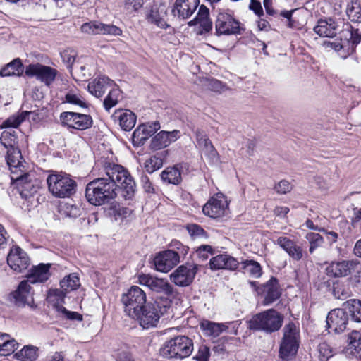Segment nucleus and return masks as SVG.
Instances as JSON below:
<instances>
[{"instance_id": "nucleus-56", "label": "nucleus", "mask_w": 361, "mask_h": 361, "mask_svg": "<svg viewBox=\"0 0 361 361\" xmlns=\"http://www.w3.org/2000/svg\"><path fill=\"white\" fill-rule=\"evenodd\" d=\"M328 44L329 47L334 49L335 51L343 52V54H341V56L347 54L348 45L344 40H341V35H340L339 41L329 42Z\"/></svg>"}, {"instance_id": "nucleus-21", "label": "nucleus", "mask_w": 361, "mask_h": 361, "mask_svg": "<svg viewBox=\"0 0 361 361\" xmlns=\"http://www.w3.org/2000/svg\"><path fill=\"white\" fill-rule=\"evenodd\" d=\"M355 266L353 260L333 261L326 267V272L329 276L345 277L351 274Z\"/></svg>"}, {"instance_id": "nucleus-36", "label": "nucleus", "mask_w": 361, "mask_h": 361, "mask_svg": "<svg viewBox=\"0 0 361 361\" xmlns=\"http://www.w3.org/2000/svg\"><path fill=\"white\" fill-rule=\"evenodd\" d=\"M196 140L199 147L206 154L211 156L216 154V151L206 134L201 131H197Z\"/></svg>"}, {"instance_id": "nucleus-55", "label": "nucleus", "mask_w": 361, "mask_h": 361, "mask_svg": "<svg viewBox=\"0 0 361 361\" xmlns=\"http://www.w3.org/2000/svg\"><path fill=\"white\" fill-rule=\"evenodd\" d=\"M210 357V349L206 345L202 344L199 346L196 355L193 359L196 361H209Z\"/></svg>"}, {"instance_id": "nucleus-24", "label": "nucleus", "mask_w": 361, "mask_h": 361, "mask_svg": "<svg viewBox=\"0 0 361 361\" xmlns=\"http://www.w3.org/2000/svg\"><path fill=\"white\" fill-rule=\"evenodd\" d=\"M179 130L164 131L157 133L151 140L150 147L153 150H159L169 146L179 137Z\"/></svg>"}, {"instance_id": "nucleus-58", "label": "nucleus", "mask_w": 361, "mask_h": 361, "mask_svg": "<svg viewBox=\"0 0 361 361\" xmlns=\"http://www.w3.org/2000/svg\"><path fill=\"white\" fill-rule=\"evenodd\" d=\"M291 189L290 183L286 180H281L274 186V190L279 194H286L290 192Z\"/></svg>"}, {"instance_id": "nucleus-12", "label": "nucleus", "mask_w": 361, "mask_h": 361, "mask_svg": "<svg viewBox=\"0 0 361 361\" xmlns=\"http://www.w3.org/2000/svg\"><path fill=\"white\" fill-rule=\"evenodd\" d=\"M198 270V266L195 264L187 263L179 266L170 275V279L176 286L180 287L191 284Z\"/></svg>"}, {"instance_id": "nucleus-38", "label": "nucleus", "mask_w": 361, "mask_h": 361, "mask_svg": "<svg viewBox=\"0 0 361 361\" xmlns=\"http://www.w3.org/2000/svg\"><path fill=\"white\" fill-rule=\"evenodd\" d=\"M1 144L8 151V149H15L18 148V140L14 130H4L0 137Z\"/></svg>"}, {"instance_id": "nucleus-39", "label": "nucleus", "mask_w": 361, "mask_h": 361, "mask_svg": "<svg viewBox=\"0 0 361 361\" xmlns=\"http://www.w3.org/2000/svg\"><path fill=\"white\" fill-rule=\"evenodd\" d=\"M151 135L147 130V127L142 124L137 127V128L134 130L132 135V142L134 146H141L143 145L145 141Z\"/></svg>"}, {"instance_id": "nucleus-11", "label": "nucleus", "mask_w": 361, "mask_h": 361, "mask_svg": "<svg viewBox=\"0 0 361 361\" xmlns=\"http://www.w3.org/2000/svg\"><path fill=\"white\" fill-rule=\"evenodd\" d=\"M228 203L226 196L217 193L212 196L202 207V212L210 218L217 219L225 215Z\"/></svg>"}, {"instance_id": "nucleus-40", "label": "nucleus", "mask_w": 361, "mask_h": 361, "mask_svg": "<svg viewBox=\"0 0 361 361\" xmlns=\"http://www.w3.org/2000/svg\"><path fill=\"white\" fill-rule=\"evenodd\" d=\"M80 286V279L75 273L66 276L60 281V287L67 293L78 289Z\"/></svg>"}, {"instance_id": "nucleus-51", "label": "nucleus", "mask_w": 361, "mask_h": 361, "mask_svg": "<svg viewBox=\"0 0 361 361\" xmlns=\"http://www.w3.org/2000/svg\"><path fill=\"white\" fill-rule=\"evenodd\" d=\"M18 343L15 339L11 338L8 335L7 339L2 343V346L0 348V355L1 356H7L13 353L17 349Z\"/></svg>"}, {"instance_id": "nucleus-59", "label": "nucleus", "mask_w": 361, "mask_h": 361, "mask_svg": "<svg viewBox=\"0 0 361 361\" xmlns=\"http://www.w3.org/2000/svg\"><path fill=\"white\" fill-rule=\"evenodd\" d=\"M66 102L78 105L80 107H87L85 102L82 101L77 95L68 93L65 97Z\"/></svg>"}, {"instance_id": "nucleus-62", "label": "nucleus", "mask_w": 361, "mask_h": 361, "mask_svg": "<svg viewBox=\"0 0 361 361\" xmlns=\"http://www.w3.org/2000/svg\"><path fill=\"white\" fill-rule=\"evenodd\" d=\"M200 25V30L199 34L202 35L204 33H209L212 30V22L210 18L204 20L203 21L198 23Z\"/></svg>"}, {"instance_id": "nucleus-35", "label": "nucleus", "mask_w": 361, "mask_h": 361, "mask_svg": "<svg viewBox=\"0 0 361 361\" xmlns=\"http://www.w3.org/2000/svg\"><path fill=\"white\" fill-rule=\"evenodd\" d=\"M153 291L163 292L167 295H172L174 290L171 284L162 279L153 277L149 287Z\"/></svg>"}, {"instance_id": "nucleus-48", "label": "nucleus", "mask_w": 361, "mask_h": 361, "mask_svg": "<svg viewBox=\"0 0 361 361\" xmlns=\"http://www.w3.org/2000/svg\"><path fill=\"white\" fill-rule=\"evenodd\" d=\"M163 166V159L161 156L158 154L151 157L146 160L145 163V169L149 173H152L155 171L159 169Z\"/></svg>"}, {"instance_id": "nucleus-37", "label": "nucleus", "mask_w": 361, "mask_h": 361, "mask_svg": "<svg viewBox=\"0 0 361 361\" xmlns=\"http://www.w3.org/2000/svg\"><path fill=\"white\" fill-rule=\"evenodd\" d=\"M345 12L353 23H361V5L358 0H351L348 3Z\"/></svg>"}, {"instance_id": "nucleus-33", "label": "nucleus", "mask_w": 361, "mask_h": 361, "mask_svg": "<svg viewBox=\"0 0 361 361\" xmlns=\"http://www.w3.org/2000/svg\"><path fill=\"white\" fill-rule=\"evenodd\" d=\"M344 308L348 312L352 321L361 322V300L350 299L343 303Z\"/></svg>"}, {"instance_id": "nucleus-54", "label": "nucleus", "mask_w": 361, "mask_h": 361, "mask_svg": "<svg viewBox=\"0 0 361 361\" xmlns=\"http://www.w3.org/2000/svg\"><path fill=\"white\" fill-rule=\"evenodd\" d=\"M196 254L201 260L204 261L209 255H214V250L211 245H202L196 249Z\"/></svg>"}, {"instance_id": "nucleus-25", "label": "nucleus", "mask_w": 361, "mask_h": 361, "mask_svg": "<svg viewBox=\"0 0 361 361\" xmlns=\"http://www.w3.org/2000/svg\"><path fill=\"white\" fill-rule=\"evenodd\" d=\"M113 86H115L113 80L105 75H99L89 82L87 88L91 94L99 98L109 88H111Z\"/></svg>"}, {"instance_id": "nucleus-9", "label": "nucleus", "mask_w": 361, "mask_h": 361, "mask_svg": "<svg viewBox=\"0 0 361 361\" xmlns=\"http://www.w3.org/2000/svg\"><path fill=\"white\" fill-rule=\"evenodd\" d=\"M62 126L73 133V130H84L90 128L93 123L90 115L73 111H63L59 116Z\"/></svg>"}, {"instance_id": "nucleus-31", "label": "nucleus", "mask_w": 361, "mask_h": 361, "mask_svg": "<svg viewBox=\"0 0 361 361\" xmlns=\"http://www.w3.org/2000/svg\"><path fill=\"white\" fill-rule=\"evenodd\" d=\"M24 66L19 58H16L5 65L0 70V76H20L23 73Z\"/></svg>"}, {"instance_id": "nucleus-47", "label": "nucleus", "mask_w": 361, "mask_h": 361, "mask_svg": "<svg viewBox=\"0 0 361 361\" xmlns=\"http://www.w3.org/2000/svg\"><path fill=\"white\" fill-rule=\"evenodd\" d=\"M68 293L61 288L60 289L49 290L47 299L54 305H59L64 302V299Z\"/></svg>"}, {"instance_id": "nucleus-20", "label": "nucleus", "mask_w": 361, "mask_h": 361, "mask_svg": "<svg viewBox=\"0 0 361 361\" xmlns=\"http://www.w3.org/2000/svg\"><path fill=\"white\" fill-rule=\"evenodd\" d=\"M31 287L28 281L25 280L21 281L18 288L10 294L11 302L18 307H24L25 305H30L33 302V298L30 293Z\"/></svg>"}, {"instance_id": "nucleus-29", "label": "nucleus", "mask_w": 361, "mask_h": 361, "mask_svg": "<svg viewBox=\"0 0 361 361\" xmlns=\"http://www.w3.org/2000/svg\"><path fill=\"white\" fill-rule=\"evenodd\" d=\"M49 264H40L39 266L33 267L27 275L28 283H43L46 281L49 276Z\"/></svg>"}, {"instance_id": "nucleus-27", "label": "nucleus", "mask_w": 361, "mask_h": 361, "mask_svg": "<svg viewBox=\"0 0 361 361\" xmlns=\"http://www.w3.org/2000/svg\"><path fill=\"white\" fill-rule=\"evenodd\" d=\"M112 117L119 121L121 128L125 131H130L136 123V116L130 110L116 111Z\"/></svg>"}, {"instance_id": "nucleus-4", "label": "nucleus", "mask_w": 361, "mask_h": 361, "mask_svg": "<svg viewBox=\"0 0 361 361\" xmlns=\"http://www.w3.org/2000/svg\"><path fill=\"white\" fill-rule=\"evenodd\" d=\"M283 316L274 309H269L254 315L249 321V328L255 331L271 334L280 329Z\"/></svg>"}, {"instance_id": "nucleus-50", "label": "nucleus", "mask_w": 361, "mask_h": 361, "mask_svg": "<svg viewBox=\"0 0 361 361\" xmlns=\"http://www.w3.org/2000/svg\"><path fill=\"white\" fill-rule=\"evenodd\" d=\"M37 350L33 346H25L22 350L16 353V356L25 361H33L37 357Z\"/></svg>"}, {"instance_id": "nucleus-60", "label": "nucleus", "mask_w": 361, "mask_h": 361, "mask_svg": "<svg viewBox=\"0 0 361 361\" xmlns=\"http://www.w3.org/2000/svg\"><path fill=\"white\" fill-rule=\"evenodd\" d=\"M294 243L295 242L293 240L284 236H281L276 240V244L279 245L286 252L291 248Z\"/></svg>"}, {"instance_id": "nucleus-7", "label": "nucleus", "mask_w": 361, "mask_h": 361, "mask_svg": "<svg viewBox=\"0 0 361 361\" xmlns=\"http://www.w3.org/2000/svg\"><path fill=\"white\" fill-rule=\"evenodd\" d=\"M216 35H238L245 31L244 25L235 19L233 14L221 11L218 13L215 20Z\"/></svg>"}, {"instance_id": "nucleus-5", "label": "nucleus", "mask_w": 361, "mask_h": 361, "mask_svg": "<svg viewBox=\"0 0 361 361\" xmlns=\"http://www.w3.org/2000/svg\"><path fill=\"white\" fill-rule=\"evenodd\" d=\"M193 351V341L185 336H178L166 341L160 349V354L168 359H183Z\"/></svg>"}, {"instance_id": "nucleus-64", "label": "nucleus", "mask_w": 361, "mask_h": 361, "mask_svg": "<svg viewBox=\"0 0 361 361\" xmlns=\"http://www.w3.org/2000/svg\"><path fill=\"white\" fill-rule=\"evenodd\" d=\"M60 310H61L63 314L69 319L78 321H81L82 319V315L76 312L68 311L62 306L61 307Z\"/></svg>"}, {"instance_id": "nucleus-16", "label": "nucleus", "mask_w": 361, "mask_h": 361, "mask_svg": "<svg viewBox=\"0 0 361 361\" xmlns=\"http://www.w3.org/2000/svg\"><path fill=\"white\" fill-rule=\"evenodd\" d=\"M7 263L14 271L21 272L28 267L30 259L20 247L13 246L7 256Z\"/></svg>"}, {"instance_id": "nucleus-32", "label": "nucleus", "mask_w": 361, "mask_h": 361, "mask_svg": "<svg viewBox=\"0 0 361 361\" xmlns=\"http://www.w3.org/2000/svg\"><path fill=\"white\" fill-rule=\"evenodd\" d=\"M200 328L205 335L216 338L225 331L227 326L223 324L205 319L200 322Z\"/></svg>"}, {"instance_id": "nucleus-22", "label": "nucleus", "mask_w": 361, "mask_h": 361, "mask_svg": "<svg viewBox=\"0 0 361 361\" xmlns=\"http://www.w3.org/2000/svg\"><path fill=\"white\" fill-rule=\"evenodd\" d=\"M199 4V0H176L171 11L174 16L187 19L196 11Z\"/></svg>"}, {"instance_id": "nucleus-28", "label": "nucleus", "mask_w": 361, "mask_h": 361, "mask_svg": "<svg viewBox=\"0 0 361 361\" xmlns=\"http://www.w3.org/2000/svg\"><path fill=\"white\" fill-rule=\"evenodd\" d=\"M17 184L20 195L27 199L37 192L38 185L30 178V175H25L16 178Z\"/></svg>"}, {"instance_id": "nucleus-49", "label": "nucleus", "mask_w": 361, "mask_h": 361, "mask_svg": "<svg viewBox=\"0 0 361 361\" xmlns=\"http://www.w3.org/2000/svg\"><path fill=\"white\" fill-rule=\"evenodd\" d=\"M59 212L62 215L69 218L75 219L80 215V209L78 206L70 203L61 204Z\"/></svg>"}, {"instance_id": "nucleus-8", "label": "nucleus", "mask_w": 361, "mask_h": 361, "mask_svg": "<svg viewBox=\"0 0 361 361\" xmlns=\"http://www.w3.org/2000/svg\"><path fill=\"white\" fill-rule=\"evenodd\" d=\"M121 302L126 314L129 317L135 316V312L147 304L146 293L140 287L133 286L126 293L122 295Z\"/></svg>"}, {"instance_id": "nucleus-57", "label": "nucleus", "mask_w": 361, "mask_h": 361, "mask_svg": "<svg viewBox=\"0 0 361 361\" xmlns=\"http://www.w3.org/2000/svg\"><path fill=\"white\" fill-rule=\"evenodd\" d=\"M288 255L294 260L299 261L303 257L302 248L298 245L295 243L291 248L287 251Z\"/></svg>"}, {"instance_id": "nucleus-42", "label": "nucleus", "mask_w": 361, "mask_h": 361, "mask_svg": "<svg viewBox=\"0 0 361 361\" xmlns=\"http://www.w3.org/2000/svg\"><path fill=\"white\" fill-rule=\"evenodd\" d=\"M6 161L11 171L13 173V168H18L21 166V152L19 149H8L6 152Z\"/></svg>"}, {"instance_id": "nucleus-41", "label": "nucleus", "mask_w": 361, "mask_h": 361, "mask_svg": "<svg viewBox=\"0 0 361 361\" xmlns=\"http://www.w3.org/2000/svg\"><path fill=\"white\" fill-rule=\"evenodd\" d=\"M243 269L250 274V276L257 279L262 276V267L256 261L254 260H245L242 262Z\"/></svg>"}, {"instance_id": "nucleus-3", "label": "nucleus", "mask_w": 361, "mask_h": 361, "mask_svg": "<svg viewBox=\"0 0 361 361\" xmlns=\"http://www.w3.org/2000/svg\"><path fill=\"white\" fill-rule=\"evenodd\" d=\"M47 183L49 192L56 197L67 198L76 192V181L65 172H53L48 176Z\"/></svg>"}, {"instance_id": "nucleus-18", "label": "nucleus", "mask_w": 361, "mask_h": 361, "mask_svg": "<svg viewBox=\"0 0 361 361\" xmlns=\"http://www.w3.org/2000/svg\"><path fill=\"white\" fill-rule=\"evenodd\" d=\"M340 35L341 40H344L348 45L347 54L342 56L343 59H346L355 51L357 45L361 42V34L359 33L358 29H354L350 23H346Z\"/></svg>"}, {"instance_id": "nucleus-30", "label": "nucleus", "mask_w": 361, "mask_h": 361, "mask_svg": "<svg viewBox=\"0 0 361 361\" xmlns=\"http://www.w3.org/2000/svg\"><path fill=\"white\" fill-rule=\"evenodd\" d=\"M181 166L178 164L166 168L161 173V178L163 182L167 184L178 185L180 183L181 178Z\"/></svg>"}, {"instance_id": "nucleus-1", "label": "nucleus", "mask_w": 361, "mask_h": 361, "mask_svg": "<svg viewBox=\"0 0 361 361\" xmlns=\"http://www.w3.org/2000/svg\"><path fill=\"white\" fill-rule=\"evenodd\" d=\"M104 176L87 183L85 197L92 205L110 203L118 194L126 200L134 197L136 184L129 171L121 165L106 162Z\"/></svg>"}, {"instance_id": "nucleus-34", "label": "nucleus", "mask_w": 361, "mask_h": 361, "mask_svg": "<svg viewBox=\"0 0 361 361\" xmlns=\"http://www.w3.org/2000/svg\"><path fill=\"white\" fill-rule=\"evenodd\" d=\"M361 350V333L353 331L348 338V345L345 348V353L354 355Z\"/></svg>"}, {"instance_id": "nucleus-2", "label": "nucleus", "mask_w": 361, "mask_h": 361, "mask_svg": "<svg viewBox=\"0 0 361 361\" xmlns=\"http://www.w3.org/2000/svg\"><path fill=\"white\" fill-rule=\"evenodd\" d=\"M171 303L169 298H157L154 302H149L139 309L135 312V316L130 317L137 320L145 329L154 328L157 326L161 316L171 314Z\"/></svg>"}, {"instance_id": "nucleus-63", "label": "nucleus", "mask_w": 361, "mask_h": 361, "mask_svg": "<svg viewBox=\"0 0 361 361\" xmlns=\"http://www.w3.org/2000/svg\"><path fill=\"white\" fill-rule=\"evenodd\" d=\"M249 8L259 17L264 14L261 3L258 1L251 0Z\"/></svg>"}, {"instance_id": "nucleus-13", "label": "nucleus", "mask_w": 361, "mask_h": 361, "mask_svg": "<svg viewBox=\"0 0 361 361\" xmlns=\"http://www.w3.org/2000/svg\"><path fill=\"white\" fill-rule=\"evenodd\" d=\"M82 33L87 35H109L112 36H120L122 30L113 25L104 24L99 21H90L83 23L80 27Z\"/></svg>"}, {"instance_id": "nucleus-23", "label": "nucleus", "mask_w": 361, "mask_h": 361, "mask_svg": "<svg viewBox=\"0 0 361 361\" xmlns=\"http://www.w3.org/2000/svg\"><path fill=\"white\" fill-rule=\"evenodd\" d=\"M212 270L228 269L235 271L238 268L239 262L237 259L226 254H219L213 257L209 261Z\"/></svg>"}, {"instance_id": "nucleus-26", "label": "nucleus", "mask_w": 361, "mask_h": 361, "mask_svg": "<svg viewBox=\"0 0 361 361\" xmlns=\"http://www.w3.org/2000/svg\"><path fill=\"white\" fill-rule=\"evenodd\" d=\"M338 28V23L331 18L320 19L314 27V31L323 37H334L336 35Z\"/></svg>"}, {"instance_id": "nucleus-19", "label": "nucleus", "mask_w": 361, "mask_h": 361, "mask_svg": "<svg viewBox=\"0 0 361 361\" xmlns=\"http://www.w3.org/2000/svg\"><path fill=\"white\" fill-rule=\"evenodd\" d=\"M259 293L263 294L264 304L270 305L277 300L281 295L279 281L276 277H271L268 281L258 288Z\"/></svg>"}, {"instance_id": "nucleus-46", "label": "nucleus", "mask_w": 361, "mask_h": 361, "mask_svg": "<svg viewBox=\"0 0 361 361\" xmlns=\"http://www.w3.org/2000/svg\"><path fill=\"white\" fill-rule=\"evenodd\" d=\"M305 238L310 243L309 252L312 254L314 250L321 247L324 243V240L323 237L317 233L310 232L305 235Z\"/></svg>"}, {"instance_id": "nucleus-61", "label": "nucleus", "mask_w": 361, "mask_h": 361, "mask_svg": "<svg viewBox=\"0 0 361 361\" xmlns=\"http://www.w3.org/2000/svg\"><path fill=\"white\" fill-rule=\"evenodd\" d=\"M319 352L321 357L328 360L332 356L331 350L329 345L326 343H322L319 345Z\"/></svg>"}, {"instance_id": "nucleus-6", "label": "nucleus", "mask_w": 361, "mask_h": 361, "mask_svg": "<svg viewBox=\"0 0 361 361\" xmlns=\"http://www.w3.org/2000/svg\"><path fill=\"white\" fill-rule=\"evenodd\" d=\"M283 336L280 344L279 357L283 361H288L296 355L299 347L300 331L293 322L286 324L283 329Z\"/></svg>"}, {"instance_id": "nucleus-15", "label": "nucleus", "mask_w": 361, "mask_h": 361, "mask_svg": "<svg viewBox=\"0 0 361 361\" xmlns=\"http://www.w3.org/2000/svg\"><path fill=\"white\" fill-rule=\"evenodd\" d=\"M180 262V253L167 250L158 253L154 264L156 269L161 272H168Z\"/></svg>"}, {"instance_id": "nucleus-53", "label": "nucleus", "mask_w": 361, "mask_h": 361, "mask_svg": "<svg viewBox=\"0 0 361 361\" xmlns=\"http://www.w3.org/2000/svg\"><path fill=\"white\" fill-rule=\"evenodd\" d=\"M209 18V8L204 6L201 5L199 8L198 12L196 17L188 23L189 26H193L197 25L199 23L204 20Z\"/></svg>"}, {"instance_id": "nucleus-17", "label": "nucleus", "mask_w": 361, "mask_h": 361, "mask_svg": "<svg viewBox=\"0 0 361 361\" xmlns=\"http://www.w3.org/2000/svg\"><path fill=\"white\" fill-rule=\"evenodd\" d=\"M167 11L168 6L165 3H154L146 13V18L149 23L154 24L160 28L166 29L169 27L164 19Z\"/></svg>"}, {"instance_id": "nucleus-52", "label": "nucleus", "mask_w": 361, "mask_h": 361, "mask_svg": "<svg viewBox=\"0 0 361 361\" xmlns=\"http://www.w3.org/2000/svg\"><path fill=\"white\" fill-rule=\"evenodd\" d=\"M332 293L334 297L339 300H345L350 296L349 289L345 288L344 285L339 282L334 283Z\"/></svg>"}, {"instance_id": "nucleus-43", "label": "nucleus", "mask_w": 361, "mask_h": 361, "mask_svg": "<svg viewBox=\"0 0 361 361\" xmlns=\"http://www.w3.org/2000/svg\"><path fill=\"white\" fill-rule=\"evenodd\" d=\"M32 114H34V112L24 111H22L19 115L12 116L3 123V127L17 128L20 125L22 122L26 119L27 116Z\"/></svg>"}, {"instance_id": "nucleus-45", "label": "nucleus", "mask_w": 361, "mask_h": 361, "mask_svg": "<svg viewBox=\"0 0 361 361\" xmlns=\"http://www.w3.org/2000/svg\"><path fill=\"white\" fill-rule=\"evenodd\" d=\"M186 228L193 240H206L209 237L207 231L200 225L195 224H188Z\"/></svg>"}, {"instance_id": "nucleus-10", "label": "nucleus", "mask_w": 361, "mask_h": 361, "mask_svg": "<svg viewBox=\"0 0 361 361\" xmlns=\"http://www.w3.org/2000/svg\"><path fill=\"white\" fill-rule=\"evenodd\" d=\"M25 73L27 76L35 78L47 86H49L55 80L58 71L50 66L37 63L27 66Z\"/></svg>"}, {"instance_id": "nucleus-44", "label": "nucleus", "mask_w": 361, "mask_h": 361, "mask_svg": "<svg viewBox=\"0 0 361 361\" xmlns=\"http://www.w3.org/2000/svg\"><path fill=\"white\" fill-rule=\"evenodd\" d=\"M121 95V91L115 86L112 87L108 95L104 100V106L106 110L109 111L112 107L115 106L118 102V98Z\"/></svg>"}, {"instance_id": "nucleus-14", "label": "nucleus", "mask_w": 361, "mask_h": 361, "mask_svg": "<svg viewBox=\"0 0 361 361\" xmlns=\"http://www.w3.org/2000/svg\"><path fill=\"white\" fill-rule=\"evenodd\" d=\"M345 308H337L330 311L326 317L327 328L335 334L343 332L348 323V314Z\"/></svg>"}]
</instances>
